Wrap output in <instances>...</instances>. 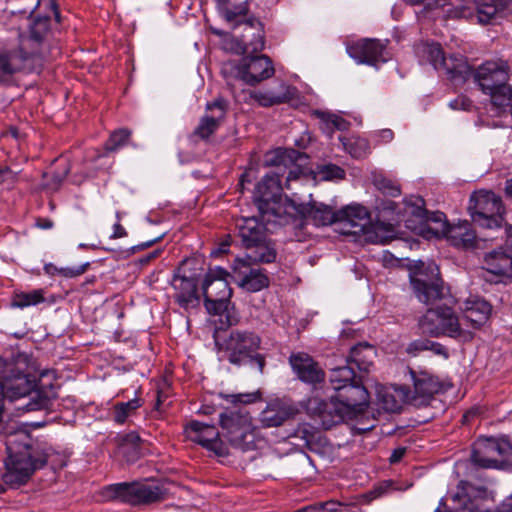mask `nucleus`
<instances>
[{
	"label": "nucleus",
	"instance_id": "20e7f679",
	"mask_svg": "<svg viewBox=\"0 0 512 512\" xmlns=\"http://www.w3.org/2000/svg\"><path fill=\"white\" fill-rule=\"evenodd\" d=\"M472 76L479 89L490 96L494 106L502 108L512 101V87L508 84L510 66L506 61H486L476 70L471 68Z\"/></svg>",
	"mask_w": 512,
	"mask_h": 512
},
{
	"label": "nucleus",
	"instance_id": "37998d69",
	"mask_svg": "<svg viewBox=\"0 0 512 512\" xmlns=\"http://www.w3.org/2000/svg\"><path fill=\"white\" fill-rule=\"evenodd\" d=\"M318 434L314 426L308 423H302L297 426L289 437L295 440L293 444L313 449V446L317 443Z\"/></svg>",
	"mask_w": 512,
	"mask_h": 512
},
{
	"label": "nucleus",
	"instance_id": "f704fd0d",
	"mask_svg": "<svg viewBox=\"0 0 512 512\" xmlns=\"http://www.w3.org/2000/svg\"><path fill=\"white\" fill-rule=\"evenodd\" d=\"M246 251L247 259L256 264L274 263L278 255L276 242L270 237V235L262 239L261 242L250 246Z\"/></svg>",
	"mask_w": 512,
	"mask_h": 512
},
{
	"label": "nucleus",
	"instance_id": "a211bd4d",
	"mask_svg": "<svg viewBox=\"0 0 512 512\" xmlns=\"http://www.w3.org/2000/svg\"><path fill=\"white\" fill-rule=\"evenodd\" d=\"M231 278L247 292H259L269 286L270 280L265 269L254 268L243 259H235L232 264Z\"/></svg>",
	"mask_w": 512,
	"mask_h": 512
},
{
	"label": "nucleus",
	"instance_id": "423d86ee",
	"mask_svg": "<svg viewBox=\"0 0 512 512\" xmlns=\"http://www.w3.org/2000/svg\"><path fill=\"white\" fill-rule=\"evenodd\" d=\"M166 489L158 484L142 482H122L101 488L99 495L103 501H117L137 505H150L166 499Z\"/></svg>",
	"mask_w": 512,
	"mask_h": 512
},
{
	"label": "nucleus",
	"instance_id": "6e6d98bb",
	"mask_svg": "<svg viewBox=\"0 0 512 512\" xmlns=\"http://www.w3.org/2000/svg\"><path fill=\"white\" fill-rule=\"evenodd\" d=\"M393 485V481L386 480L380 482L378 485H376L373 489L369 490L367 493L364 494V498L367 499L368 502L375 500L384 494H386L390 488Z\"/></svg>",
	"mask_w": 512,
	"mask_h": 512
},
{
	"label": "nucleus",
	"instance_id": "603ef678",
	"mask_svg": "<svg viewBox=\"0 0 512 512\" xmlns=\"http://www.w3.org/2000/svg\"><path fill=\"white\" fill-rule=\"evenodd\" d=\"M70 168L68 166L63 167L61 170H55L51 173L45 172L42 175L44 180L43 187L50 191H57L61 187L62 183L66 179Z\"/></svg>",
	"mask_w": 512,
	"mask_h": 512
},
{
	"label": "nucleus",
	"instance_id": "de8ad7c7",
	"mask_svg": "<svg viewBox=\"0 0 512 512\" xmlns=\"http://www.w3.org/2000/svg\"><path fill=\"white\" fill-rule=\"evenodd\" d=\"M227 110V101L223 98H217L206 104V114L204 116H208V119L221 126L226 118Z\"/></svg>",
	"mask_w": 512,
	"mask_h": 512
},
{
	"label": "nucleus",
	"instance_id": "b1692460",
	"mask_svg": "<svg viewBox=\"0 0 512 512\" xmlns=\"http://www.w3.org/2000/svg\"><path fill=\"white\" fill-rule=\"evenodd\" d=\"M289 363L298 379L304 383L315 385L325 379V372L319 363L305 352L292 353Z\"/></svg>",
	"mask_w": 512,
	"mask_h": 512
},
{
	"label": "nucleus",
	"instance_id": "f257e3e1",
	"mask_svg": "<svg viewBox=\"0 0 512 512\" xmlns=\"http://www.w3.org/2000/svg\"><path fill=\"white\" fill-rule=\"evenodd\" d=\"M5 444L7 457L1 479L11 489L26 485L36 471L46 466L52 452L22 429L10 433Z\"/></svg>",
	"mask_w": 512,
	"mask_h": 512
},
{
	"label": "nucleus",
	"instance_id": "9b49d317",
	"mask_svg": "<svg viewBox=\"0 0 512 512\" xmlns=\"http://www.w3.org/2000/svg\"><path fill=\"white\" fill-rule=\"evenodd\" d=\"M422 54L435 70L444 74L455 86L463 85L469 78L471 66L461 54L446 56L439 43H426L421 47Z\"/></svg>",
	"mask_w": 512,
	"mask_h": 512
},
{
	"label": "nucleus",
	"instance_id": "8fccbe9b",
	"mask_svg": "<svg viewBox=\"0 0 512 512\" xmlns=\"http://www.w3.org/2000/svg\"><path fill=\"white\" fill-rule=\"evenodd\" d=\"M219 127L220 125L208 119V116L203 115L190 137H195L202 141H208L210 136H212Z\"/></svg>",
	"mask_w": 512,
	"mask_h": 512
},
{
	"label": "nucleus",
	"instance_id": "393cba45",
	"mask_svg": "<svg viewBox=\"0 0 512 512\" xmlns=\"http://www.w3.org/2000/svg\"><path fill=\"white\" fill-rule=\"evenodd\" d=\"M410 282L417 298L425 304L433 303L444 297L443 282L437 275L428 279L427 275L419 272L410 277Z\"/></svg>",
	"mask_w": 512,
	"mask_h": 512
},
{
	"label": "nucleus",
	"instance_id": "dca6fc26",
	"mask_svg": "<svg viewBox=\"0 0 512 512\" xmlns=\"http://www.w3.org/2000/svg\"><path fill=\"white\" fill-rule=\"evenodd\" d=\"M488 490L484 486H475L469 481H460L452 494L453 509L456 512H488L485 502Z\"/></svg>",
	"mask_w": 512,
	"mask_h": 512
},
{
	"label": "nucleus",
	"instance_id": "58836bf2",
	"mask_svg": "<svg viewBox=\"0 0 512 512\" xmlns=\"http://www.w3.org/2000/svg\"><path fill=\"white\" fill-rule=\"evenodd\" d=\"M142 399L135 397L127 402H117L110 409L112 421L118 425L125 424L130 417L142 406Z\"/></svg>",
	"mask_w": 512,
	"mask_h": 512
},
{
	"label": "nucleus",
	"instance_id": "f8f14e48",
	"mask_svg": "<svg viewBox=\"0 0 512 512\" xmlns=\"http://www.w3.org/2000/svg\"><path fill=\"white\" fill-rule=\"evenodd\" d=\"M418 325L422 333L430 337L447 336L457 339L463 333L457 315L448 306L428 309L419 319Z\"/></svg>",
	"mask_w": 512,
	"mask_h": 512
},
{
	"label": "nucleus",
	"instance_id": "473e14b6",
	"mask_svg": "<svg viewBox=\"0 0 512 512\" xmlns=\"http://www.w3.org/2000/svg\"><path fill=\"white\" fill-rule=\"evenodd\" d=\"M245 25L247 33L243 34L240 38L243 54L251 55L262 51L265 46V37L261 23L249 20Z\"/></svg>",
	"mask_w": 512,
	"mask_h": 512
},
{
	"label": "nucleus",
	"instance_id": "39448f33",
	"mask_svg": "<svg viewBox=\"0 0 512 512\" xmlns=\"http://www.w3.org/2000/svg\"><path fill=\"white\" fill-rule=\"evenodd\" d=\"M223 436L229 444L242 452L258 448L261 439L250 414L241 409L226 410L219 415Z\"/></svg>",
	"mask_w": 512,
	"mask_h": 512
},
{
	"label": "nucleus",
	"instance_id": "412c9836",
	"mask_svg": "<svg viewBox=\"0 0 512 512\" xmlns=\"http://www.w3.org/2000/svg\"><path fill=\"white\" fill-rule=\"evenodd\" d=\"M443 237H446L452 246L465 250L482 248L481 243H484L489 239L492 240L498 238V236L488 234H485L482 237L477 236L472 228V224L467 220L461 221L457 224H450Z\"/></svg>",
	"mask_w": 512,
	"mask_h": 512
},
{
	"label": "nucleus",
	"instance_id": "9d476101",
	"mask_svg": "<svg viewBox=\"0 0 512 512\" xmlns=\"http://www.w3.org/2000/svg\"><path fill=\"white\" fill-rule=\"evenodd\" d=\"M281 174L271 172L266 174L256 185L253 200L258 208L259 214L267 222L273 219L282 218L286 214V209L282 200Z\"/></svg>",
	"mask_w": 512,
	"mask_h": 512
},
{
	"label": "nucleus",
	"instance_id": "a878e982",
	"mask_svg": "<svg viewBox=\"0 0 512 512\" xmlns=\"http://www.w3.org/2000/svg\"><path fill=\"white\" fill-rule=\"evenodd\" d=\"M375 209L377 214L372 226L376 232H394L395 224L399 223L404 217V214L398 210L397 203L392 200L377 198Z\"/></svg>",
	"mask_w": 512,
	"mask_h": 512
},
{
	"label": "nucleus",
	"instance_id": "864d4df0",
	"mask_svg": "<svg viewBox=\"0 0 512 512\" xmlns=\"http://www.w3.org/2000/svg\"><path fill=\"white\" fill-rule=\"evenodd\" d=\"M346 151L356 159L365 157L370 151L368 140L361 137H352L344 143Z\"/></svg>",
	"mask_w": 512,
	"mask_h": 512
},
{
	"label": "nucleus",
	"instance_id": "c756f323",
	"mask_svg": "<svg viewBox=\"0 0 512 512\" xmlns=\"http://www.w3.org/2000/svg\"><path fill=\"white\" fill-rule=\"evenodd\" d=\"M483 264L494 275L512 277V253L507 248L499 247L485 253Z\"/></svg>",
	"mask_w": 512,
	"mask_h": 512
},
{
	"label": "nucleus",
	"instance_id": "bb28decb",
	"mask_svg": "<svg viewBox=\"0 0 512 512\" xmlns=\"http://www.w3.org/2000/svg\"><path fill=\"white\" fill-rule=\"evenodd\" d=\"M267 218L261 220L257 217H244L236 222V229L241 245L247 249L250 246L261 242L262 239L269 235L268 229L264 224Z\"/></svg>",
	"mask_w": 512,
	"mask_h": 512
},
{
	"label": "nucleus",
	"instance_id": "3c124183",
	"mask_svg": "<svg viewBox=\"0 0 512 512\" xmlns=\"http://www.w3.org/2000/svg\"><path fill=\"white\" fill-rule=\"evenodd\" d=\"M251 97L263 107L279 105L289 100V97L285 93L277 94L272 91H257L254 92Z\"/></svg>",
	"mask_w": 512,
	"mask_h": 512
},
{
	"label": "nucleus",
	"instance_id": "a19ab883",
	"mask_svg": "<svg viewBox=\"0 0 512 512\" xmlns=\"http://www.w3.org/2000/svg\"><path fill=\"white\" fill-rule=\"evenodd\" d=\"M249 0H228L227 3H222L221 0H215L216 6L220 14L227 22H233L238 16L247 14Z\"/></svg>",
	"mask_w": 512,
	"mask_h": 512
},
{
	"label": "nucleus",
	"instance_id": "052dcab7",
	"mask_svg": "<svg viewBox=\"0 0 512 512\" xmlns=\"http://www.w3.org/2000/svg\"><path fill=\"white\" fill-rule=\"evenodd\" d=\"M231 402L232 403H243V404H249L253 403L257 400L258 395L256 393H249V394H237V395H231Z\"/></svg>",
	"mask_w": 512,
	"mask_h": 512
},
{
	"label": "nucleus",
	"instance_id": "f3484780",
	"mask_svg": "<svg viewBox=\"0 0 512 512\" xmlns=\"http://www.w3.org/2000/svg\"><path fill=\"white\" fill-rule=\"evenodd\" d=\"M184 432L190 441L214 452L217 456H226L229 453L214 424L191 420L185 425Z\"/></svg>",
	"mask_w": 512,
	"mask_h": 512
},
{
	"label": "nucleus",
	"instance_id": "49530a36",
	"mask_svg": "<svg viewBox=\"0 0 512 512\" xmlns=\"http://www.w3.org/2000/svg\"><path fill=\"white\" fill-rule=\"evenodd\" d=\"M313 114L321 121L323 125V131L330 136L335 130L343 131L348 128L349 123L341 116H338L334 113L315 110Z\"/></svg>",
	"mask_w": 512,
	"mask_h": 512
},
{
	"label": "nucleus",
	"instance_id": "09e8293b",
	"mask_svg": "<svg viewBox=\"0 0 512 512\" xmlns=\"http://www.w3.org/2000/svg\"><path fill=\"white\" fill-rule=\"evenodd\" d=\"M131 136V131L126 128H121L113 131L108 140L104 144V149L106 152H114L120 149L121 147L128 144V141Z\"/></svg>",
	"mask_w": 512,
	"mask_h": 512
},
{
	"label": "nucleus",
	"instance_id": "ddd939ff",
	"mask_svg": "<svg viewBox=\"0 0 512 512\" xmlns=\"http://www.w3.org/2000/svg\"><path fill=\"white\" fill-rule=\"evenodd\" d=\"M234 71L235 76L246 84L254 86L272 77L275 69L272 60L266 55H245L239 63H228L223 72Z\"/></svg>",
	"mask_w": 512,
	"mask_h": 512
},
{
	"label": "nucleus",
	"instance_id": "0e129e2a",
	"mask_svg": "<svg viewBox=\"0 0 512 512\" xmlns=\"http://www.w3.org/2000/svg\"><path fill=\"white\" fill-rule=\"evenodd\" d=\"M295 166L293 169H291L286 177V183H285V188L287 190H290V182L293 181V180H298L301 175L303 174L301 169L299 168V166L297 165H293Z\"/></svg>",
	"mask_w": 512,
	"mask_h": 512
},
{
	"label": "nucleus",
	"instance_id": "5fc2aeb1",
	"mask_svg": "<svg viewBox=\"0 0 512 512\" xmlns=\"http://www.w3.org/2000/svg\"><path fill=\"white\" fill-rule=\"evenodd\" d=\"M373 183L384 196L397 197L401 194L400 186L384 176H376Z\"/></svg>",
	"mask_w": 512,
	"mask_h": 512
},
{
	"label": "nucleus",
	"instance_id": "bf43d9fd",
	"mask_svg": "<svg viewBox=\"0 0 512 512\" xmlns=\"http://www.w3.org/2000/svg\"><path fill=\"white\" fill-rule=\"evenodd\" d=\"M430 340L428 339H417L412 341L406 351L409 354L417 355L419 352L428 350Z\"/></svg>",
	"mask_w": 512,
	"mask_h": 512
},
{
	"label": "nucleus",
	"instance_id": "4c0bfd02",
	"mask_svg": "<svg viewBox=\"0 0 512 512\" xmlns=\"http://www.w3.org/2000/svg\"><path fill=\"white\" fill-rule=\"evenodd\" d=\"M376 351L374 347L368 343H358L350 349L347 363L355 366L359 371L368 372L373 364Z\"/></svg>",
	"mask_w": 512,
	"mask_h": 512
},
{
	"label": "nucleus",
	"instance_id": "aec40b11",
	"mask_svg": "<svg viewBox=\"0 0 512 512\" xmlns=\"http://www.w3.org/2000/svg\"><path fill=\"white\" fill-rule=\"evenodd\" d=\"M404 214H409L428 227L436 237H442L447 232L450 224L446 215L441 211L430 212L424 208V200L420 197L414 200H405Z\"/></svg>",
	"mask_w": 512,
	"mask_h": 512
},
{
	"label": "nucleus",
	"instance_id": "0eeeda50",
	"mask_svg": "<svg viewBox=\"0 0 512 512\" xmlns=\"http://www.w3.org/2000/svg\"><path fill=\"white\" fill-rule=\"evenodd\" d=\"M470 460L475 468L512 470V444L505 438L479 437Z\"/></svg>",
	"mask_w": 512,
	"mask_h": 512
},
{
	"label": "nucleus",
	"instance_id": "4468645a",
	"mask_svg": "<svg viewBox=\"0 0 512 512\" xmlns=\"http://www.w3.org/2000/svg\"><path fill=\"white\" fill-rule=\"evenodd\" d=\"M410 375L413 390L407 386H402L399 390L404 402L417 408L429 405L434 395L440 390L439 382L426 372L417 373L410 370Z\"/></svg>",
	"mask_w": 512,
	"mask_h": 512
},
{
	"label": "nucleus",
	"instance_id": "e2e57ef3",
	"mask_svg": "<svg viewBox=\"0 0 512 512\" xmlns=\"http://www.w3.org/2000/svg\"><path fill=\"white\" fill-rule=\"evenodd\" d=\"M370 422L371 423H365L364 421L359 420L353 428L354 432L356 434H364L371 431L375 427L376 419H372Z\"/></svg>",
	"mask_w": 512,
	"mask_h": 512
},
{
	"label": "nucleus",
	"instance_id": "7c9ffc66",
	"mask_svg": "<svg viewBox=\"0 0 512 512\" xmlns=\"http://www.w3.org/2000/svg\"><path fill=\"white\" fill-rule=\"evenodd\" d=\"M295 414V409L281 400H274L267 404L260 413L259 421L264 428L281 426Z\"/></svg>",
	"mask_w": 512,
	"mask_h": 512
},
{
	"label": "nucleus",
	"instance_id": "6e6552de",
	"mask_svg": "<svg viewBox=\"0 0 512 512\" xmlns=\"http://www.w3.org/2000/svg\"><path fill=\"white\" fill-rule=\"evenodd\" d=\"M50 17H38L29 25L27 35L20 37L19 50L26 58H56L60 48L52 39Z\"/></svg>",
	"mask_w": 512,
	"mask_h": 512
},
{
	"label": "nucleus",
	"instance_id": "79ce46f5",
	"mask_svg": "<svg viewBox=\"0 0 512 512\" xmlns=\"http://www.w3.org/2000/svg\"><path fill=\"white\" fill-rule=\"evenodd\" d=\"M45 290L34 289L28 292L15 291L12 295L11 306L24 309L30 306H36L45 301Z\"/></svg>",
	"mask_w": 512,
	"mask_h": 512
},
{
	"label": "nucleus",
	"instance_id": "6ab92c4d",
	"mask_svg": "<svg viewBox=\"0 0 512 512\" xmlns=\"http://www.w3.org/2000/svg\"><path fill=\"white\" fill-rule=\"evenodd\" d=\"M387 43L388 40L382 42L378 39H363L348 46L347 52L358 63L377 67L391 58Z\"/></svg>",
	"mask_w": 512,
	"mask_h": 512
},
{
	"label": "nucleus",
	"instance_id": "72a5a7b5",
	"mask_svg": "<svg viewBox=\"0 0 512 512\" xmlns=\"http://www.w3.org/2000/svg\"><path fill=\"white\" fill-rule=\"evenodd\" d=\"M28 59L19 49L0 53V83H8Z\"/></svg>",
	"mask_w": 512,
	"mask_h": 512
},
{
	"label": "nucleus",
	"instance_id": "c03bdc74",
	"mask_svg": "<svg viewBox=\"0 0 512 512\" xmlns=\"http://www.w3.org/2000/svg\"><path fill=\"white\" fill-rule=\"evenodd\" d=\"M360 377L356 376L354 367L347 363L345 366L335 367L331 370L329 381L335 392L342 389L351 382L356 381Z\"/></svg>",
	"mask_w": 512,
	"mask_h": 512
},
{
	"label": "nucleus",
	"instance_id": "cd10ccee",
	"mask_svg": "<svg viewBox=\"0 0 512 512\" xmlns=\"http://www.w3.org/2000/svg\"><path fill=\"white\" fill-rule=\"evenodd\" d=\"M339 223H344L351 230V234H366L367 226L371 223V216L366 207L360 204L347 205L338 210Z\"/></svg>",
	"mask_w": 512,
	"mask_h": 512
},
{
	"label": "nucleus",
	"instance_id": "ea45409f",
	"mask_svg": "<svg viewBox=\"0 0 512 512\" xmlns=\"http://www.w3.org/2000/svg\"><path fill=\"white\" fill-rule=\"evenodd\" d=\"M55 397L56 395L53 390H36L33 395L29 397L28 401L17 406V409L25 412L51 409Z\"/></svg>",
	"mask_w": 512,
	"mask_h": 512
},
{
	"label": "nucleus",
	"instance_id": "4d7b16f0",
	"mask_svg": "<svg viewBox=\"0 0 512 512\" xmlns=\"http://www.w3.org/2000/svg\"><path fill=\"white\" fill-rule=\"evenodd\" d=\"M89 267V262H86L77 267H63L59 269V275H61L64 278H75L84 274Z\"/></svg>",
	"mask_w": 512,
	"mask_h": 512
},
{
	"label": "nucleus",
	"instance_id": "13d9d810",
	"mask_svg": "<svg viewBox=\"0 0 512 512\" xmlns=\"http://www.w3.org/2000/svg\"><path fill=\"white\" fill-rule=\"evenodd\" d=\"M322 172L324 177L328 180L344 179L345 177V170L333 164L326 165Z\"/></svg>",
	"mask_w": 512,
	"mask_h": 512
},
{
	"label": "nucleus",
	"instance_id": "7ed1b4c3",
	"mask_svg": "<svg viewBox=\"0 0 512 512\" xmlns=\"http://www.w3.org/2000/svg\"><path fill=\"white\" fill-rule=\"evenodd\" d=\"M231 276L225 269L217 268L210 270L202 283L204 306L211 315L218 316L215 324L220 327H229L236 322L230 310V298L232 289L229 286L227 277Z\"/></svg>",
	"mask_w": 512,
	"mask_h": 512
},
{
	"label": "nucleus",
	"instance_id": "e433bc0d",
	"mask_svg": "<svg viewBox=\"0 0 512 512\" xmlns=\"http://www.w3.org/2000/svg\"><path fill=\"white\" fill-rule=\"evenodd\" d=\"M305 153L297 151L295 149H282L278 148L272 152L266 154L265 163L267 166L277 167V171L281 174V167L288 168L291 165L296 164L302 159H306Z\"/></svg>",
	"mask_w": 512,
	"mask_h": 512
},
{
	"label": "nucleus",
	"instance_id": "4be33fe9",
	"mask_svg": "<svg viewBox=\"0 0 512 512\" xmlns=\"http://www.w3.org/2000/svg\"><path fill=\"white\" fill-rule=\"evenodd\" d=\"M178 268L172 277L171 285L174 289V301L184 310L198 308L200 306V296L198 294V284L194 277H187L180 274Z\"/></svg>",
	"mask_w": 512,
	"mask_h": 512
},
{
	"label": "nucleus",
	"instance_id": "2eb2a0df",
	"mask_svg": "<svg viewBox=\"0 0 512 512\" xmlns=\"http://www.w3.org/2000/svg\"><path fill=\"white\" fill-rule=\"evenodd\" d=\"M307 413L325 429H331L351 417L345 408L331 396L329 400L311 397L306 403Z\"/></svg>",
	"mask_w": 512,
	"mask_h": 512
},
{
	"label": "nucleus",
	"instance_id": "69168bd1",
	"mask_svg": "<svg viewBox=\"0 0 512 512\" xmlns=\"http://www.w3.org/2000/svg\"><path fill=\"white\" fill-rule=\"evenodd\" d=\"M406 451H407L406 447L395 448L389 457V462L391 464H396V463L400 462L402 460V458L404 457V455L406 454Z\"/></svg>",
	"mask_w": 512,
	"mask_h": 512
},
{
	"label": "nucleus",
	"instance_id": "774afa93",
	"mask_svg": "<svg viewBox=\"0 0 512 512\" xmlns=\"http://www.w3.org/2000/svg\"><path fill=\"white\" fill-rule=\"evenodd\" d=\"M471 106V101L466 97H458L454 101L450 102V107L453 109H468Z\"/></svg>",
	"mask_w": 512,
	"mask_h": 512
},
{
	"label": "nucleus",
	"instance_id": "5701e85b",
	"mask_svg": "<svg viewBox=\"0 0 512 512\" xmlns=\"http://www.w3.org/2000/svg\"><path fill=\"white\" fill-rule=\"evenodd\" d=\"M333 396L350 414L361 412L369 404V392L361 378L344 386Z\"/></svg>",
	"mask_w": 512,
	"mask_h": 512
},
{
	"label": "nucleus",
	"instance_id": "c9c22d12",
	"mask_svg": "<svg viewBox=\"0 0 512 512\" xmlns=\"http://www.w3.org/2000/svg\"><path fill=\"white\" fill-rule=\"evenodd\" d=\"M144 443L136 431L118 436V445L127 463H135L143 456Z\"/></svg>",
	"mask_w": 512,
	"mask_h": 512
},
{
	"label": "nucleus",
	"instance_id": "a18cd8bd",
	"mask_svg": "<svg viewBox=\"0 0 512 512\" xmlns=\"http://www.w3.org/2000/svg\"><path fill=\"white\" fill-rule=\"evenodd\" d=\"M491 313V305L484 300L472 302L465 309V318L469 320L474 327H480L488 319Z\"/></svg>",
	"mask_w": 512,
	"mask_h": 512
},
{
	"label": "nucleus",
	"instance_id": "2f4dec72",
	"mask_svg": "<svg viewBox=\"0 0 512 512\" xmlns=\"http://www.w3.org/2000/svg\"><path fill=\"white\" fill-rule=\"evenodd\" d=\"M299 212L307 220H311L315 226H327L339 222L338 210L334 211L331 206L323 203L313 202L303 206Z\"/></svg>",
	"mask_w": 512,
	"mask_h": 512
},
{
	"label": "nucleus",
	"instance_id": "c85d7f7f",
	"mask_svg": "<svg viewBox=\"0 0 512 512\" xmlns=\"http://www.w3.org/2000/svg\"><path fill=\"white\" fill-rule=\"evenodd\" d=\"M505 8V0H471L470 6L463 7L462 15L470 16L472 10L476 13L479 23L489 24Z\"/></svg>",
	"mask_w": 512,
	"mask_h": 512
},
{
	"label": "nucleus",
	"instance_id": "338daca9",
	"mask_svg": "<svg viewBox=\"0 0 512 512\" xmlns=\"http://www.w3.org/2000/svg\"><path fill=\"white\" fill-rule=\"evenodd\" d=\"M494 512H512V494L498 504Z\"/></svg>",
	"mask_w": 512,
	"mask_h": 512
},
{
	"label": "nucleus",
	"instance_id": "1a4fd4ad",
	"mask_svg": "<svg viewBox=\"0 0 512 512\" xmlns=\"http://www.w3.org/2000/svg\"><path fill=\"white\" fill-rule=\"evenodd\" d=\"M468 210L475 224L491 231L489 235L501 232L504 207L501 198L495 193L483 190L474 192L470 197Z\"/></svg>",
	"mask_w": 512,
	"mask_h": 512
},
{
	"label": "nucleus",
	"instance_id": "f03ea898",
	"mask_svg": "<svg viewBox=\"0 0 512 512\" xmlns=\"http://www.w3.org/2000/svg\"><path fill=\"white\" fill-rule=\"evenodd\" d=\"M213 338L216 346L223 351L227 360L236 366L249 365L256 368L260 374L266 365L265 355L258 352L261 338L253 331L234 329L227 331V327L215 324Z\"/></svg>",
	"mask_w": 512,
	"mask_h": 512
},
{
	"label": "nucleus",
	"instance_id": "680f3d73",
	"mask_svg": "<svg viewBox=\"0 0 512 512\" xmlns=\"http://www.w3.org/2000/svg\"><path fill=\"white\" fill-rule=\"evenodd\" d=\"M428 350L432 351L436 355L444 357L445 359L449 357L447 348L438 342L430 340Z\"/></svg>",
	"mask_w": 512,
	"mask_h": 512
}]
</instances>
